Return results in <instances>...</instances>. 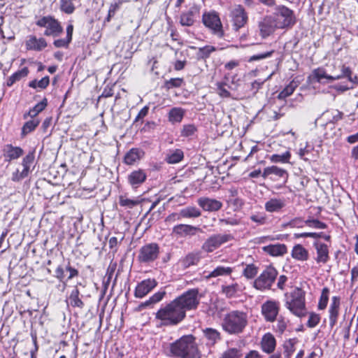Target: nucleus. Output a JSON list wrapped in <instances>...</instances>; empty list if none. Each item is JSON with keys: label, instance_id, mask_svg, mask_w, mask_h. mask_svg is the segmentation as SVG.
<instances>
[{"label": "nucleus", "instance_id": "obj_29", "mask_svg": "<svg viewBox=\"0 0 358 358\" xmlns=\"http://www.w3.org/2000/svg\"><path fill=\"white\" fill-rule=\"evenodd\" d=\"M185 114V110L180 107L172 108L168 113V120L171 124L182 122Z\"/></svg>", "mask_w": 358, "mask_h": 358}, {"label": "nucleus", "instance_id": "obj_30", "mask_svg": "<svg viewBox=\"0 0 358 358\" xmlns=\"http://www.w3.org/2000/svg\"><path fill=\"white\" fill-rule=\"evenodd\" d=\"M201 259V253L194 251L188 253L182 260V264L185 268H189L191 266L196 265Z\"/></svg>", "mask_w": 358, "mask_h": 358}, {"label": "nucleus", "instance_id": "obj_38", "mask_svg": "<svg viewBox=\"0 0 358 358\" xmlns=\"http://www.w3.org/2000/svg\"><path fill=\"white\" fill-rule=\"evenodd\" d=\"M79 290L77 287H75L70 294L69 297V303L73 307L82 308L84 306V303L79 298Z\"/></svg>", "mask_w": 358, "mask_h": 358}, {"label": "nucleus", "instance_id": "obj_46", "mask_svg": "<svg viewBox=\"0 0 358 358\" xmlns=\"http://www.w3.org/2000/svg\"><path fill=\"white\" fill-rule=\"evenodd\" d=\"M47 99L44 98L41 102L36 104L27 113V115L34 117L36 116L40 112L43 111L47 106Z\"/></svg>", "mask_w": 358, "mask_h": 358}, {"label": "nucleus", "instance_id": "obj_60", "mask_svg": "<svg viewBox=\"0 0 358 358\" xmlns=\"http://www.w3.org/2000/svg\"><path fill=\"white\" fill-rule=\"evenodd\" d=\"M71 41H70L67 38H61V39L55 40L54 41L53 44L56 48H67L69 46V43H71Z\"/></svg>", "mask_w": 358, "mask_h": 358}, {"label": "nucleus", "instance_id": "obj_37", "mask_svg": "<svg viewBox=\"0 0 358 358\" xmlns=\"http://www.w3.org/2000/svg\"><path fill=\"white\" fill-rule=\"evenodd\" d=\"M182 218H196L201 215V211L194 206H187L180 210Z\"/></svg>", "mask_w": 358, "mask_h": 358}, {"label": "nucleus", "instance_id": "obj_4", "mask_svg": "<svg viewBox=\"0 0 358 358\" xmlns=\"http://www.w3.org/2000/svg\"><path fill=\"white\" fill-rule=\"evenodd\" d=\"M285 307L294 315L299 317H305L307 314L305 301V292L296 287L290 293L285 294Z\"/></svg>", "mask_w": 358, "mask_h": 358}, {"label": "nucleus", "instance_id": "obj_26", "mask_svg": "<svg viewBox=\"0 0 358 358\" xmlns=\"http://www.w3.org/2000/svg\"><path fill=\"white\" fill-rule=\"evenodd\" d=\"M291 255L297 261L305 262L309 258V252L302 245L296 244L293 247Z\"/></svg>", "mask_w": 358, "mask_h": 358}, {"label": "nucleus", "instance_id": "obj_58", "mask_svg": "<svg viewBox=\"0 0 358 358\" xmlns=\"http://www.w3.org/2000/svg\"><path fill=\"white\" fill-rule=\"evenodd\" d=\"M241 356L240 350L237 348H231L227 350L221 358H239Z\"/></svg>", "mask_w": 358, "mask_h": 358}, {"label": "nucleus", "instance_id": "obj_35", "mask_svg": "<svg viewBox=\"0 0 358 358\" xmlns=\"http://www.w3.org/2000/svg\"><path fill=\"white\" fill-rule=\"evenodd\" d=\"M242 285L238 283H234L229 285H225L222 287V291L223 294L228 298L235 296L238 292H242Z\"/></svg>", "mask_w": 358, "mask_h": 358}, {"label": "nucleus", "instance_id": "obj_2", "mask_svg": "<svg viewBox=\"0 0 358 358\" xmlns=\"http://www.w3.org/2000/svg\"><path fill=\"white\" fill-rule=\"evenodd\" d=\"M173 355L180 358H201L194 338L184 336L173 343L170 347Z\"/></svg>", "mask_w": 358, "mask_h": 358}, {"label": "nucleus", "instance_id": "obj_23", "mask_svg": "<svg viewBox=\"0 0 358 358\" xmlns=\"http://www.w3.org/2000/svg\"><path fill=\"white\" fill-rule=\"evenodd\" d=\"M165 291H159L151 296L147 301L141 303L137 307L138 311H141L147 308H152L153 306L160 302L166 296Z\"/></svg>", "mask_w": 358, "mask_h": 358}, {"label": "nucleus", "instance_id": "obj_6", "mask_svg": "<svg viewBox=\"0 0 358 358\" xmlns=\"http://www.w3.org/2000/svg\"><path fill=\"white\" fill-rule=\"evenodd\" d=\"M277 270L273 266L266 267L254 280L253 287L260 291L271 289L278 276Z\"/></svg>", "mask_w": 358, "mask_h": 358}, {"label": "nucleus", "instance_id": "obj_43", "mask_svg": "<svg viewBox=\"0 0 358 358\" xmlns=\"http://www.w3.org/2000/svg\"><path fill=\"white\" fill-rule=\"evenodd\" d=\"M291 153L289 151H286L282 154H273L269 159L273 163H287L289 162Z\"/></svg>", "mask_w": 358, "mask_h": 358}, {"label": "nucleus", "instance_id": "obj_47", "mask_svg": "<svg viewBox=\"0 0 358 358\" xmlns=\"http://www.w3.org/2000/svg\"><path fill=\"white\" fill-rule=\"evenodd\" d=\"M216 48L213 45H206L199 48L197 57L200 59H206L210 57L212 52H215Z\"/></svg>", "mask_w": 358, "mask_h": 358}, {"label": "nucleus", "instance_id": "obj_12", "mask_svg": "<svg viewBox=\"0 0 358 358\" xmlns=\"http://www.w3.org/2000/svg\"><path fill=\"white\" fill-rule=\"evenodd\" d=\"M232 28L235 31H238L243 28L248 21V15L245 8L241 5H236L229 14Z\"/></svg>", "mask_w": 358, "mask_h": 358}, {"label": "nucleus", "instance_id": "obj_3", "mask_svg": "<svg viewBox=\"0 0 358 358\" xmlns=\"http://www.w3.org/2000/svg\"><path fill=\"white\" fill-rule=\"evenodd\" d=\"M248 318L246 313L240 310H231L224 317L223 329L229 334H238L243 331L248 325Z\"/></svg>", "mask_w": 358, "mask_h": 358}, {"label": "nucleus", "instance_id": "obj_56", "mask_svg": "<svg viewBox=\"0 0 358 358\" xmlns=\"http://www.w3.org/2000/svg\"><path fill=\"white\" fill-rule=\"evenodd\" d=\"M306 224V220L301 217H295L291 220L286 225L292 228H302Z\"/></svg>", "mask_w": 358, "mask_h": 358}, {"label": "nucleus", "instance_id": "obj_62", "mask_svg": "<svg viewBox=\"0 0 358 358\" xmlns=\"http://www.w3.org/2000/svg\"><path fill=\"white\" fill-rule=\"evenodd\" d=\"M287 328V322L282 317L278 320L276 329L280 333L282 334Z\"/></svg>", "mask_w": 358, "mask_h": 358}, {"label": "nucleus", "instance_id": "obj_63", "mask_svg": "<svg viewBox=\"0 0 358 358\" xmlns=\"http://www.w3.org/2000/svg\"><path fill=\"white\" fill-rule=\"evenodd\" d=\"M220 223L231 225V226H236V225L239 224L240 222L238 220H237L236 218L230 217V218H227V219H220Z\"/></svg>", "mask_w": 358, "mask_h": 358}, {"label": "nucleus", "instance_id": "obj_64", "mask_svg": "<svg viewBox=\"0 0 358 358\" xmlns=\"http://www.w3.org/2000/svg\"><path fill=\"white\" fill-rule=\"evenodd\" d=\"M149 107L145 106H144L138 113L137 116L135 118V122H138L139 120L143 119L148 113Z\"/></svg>", "mask_w": 358, "mask_h": 358}, {"label": "nucleus", "instance_id": "obj_20", "mask_svg": "<svg viewBox=\"0 0 358 358\" xmlns=\"http://www.w3.org/2000/svg\"><path fill=\"white\" fill-rule=\"evenodd\" d=\"M26 48L29 50L41 51L47 47V42L43 38H36V36L30 35L26 41Z\"/></svg>", "mask_w": 358, "mask_h": 358}, {"label": "nucleus", "instance_id": "obj_57", "mask_svg": "<svg viewBox=\"0 0 358 358\" xmlns=\"http://www.w3.org/2000/svg\"><path fill=\"white\" fill-rule=\"evenodd\" d=\"M196 131V129L193 124H186L183 126V128L181 131V135L182 136L189 137L193 136Z\"/></svg>", "mask_w": 358, "mask_h": 358}, {"label": "nucleus", "instance_id": "obj_9", "mask_svg": "<svg viewBox=\"0 0 358 358\" xmlns=\"http://www.w3.org/2000/svg\"><path fill=\"white\" fill-rule=\"evenodd\" d=\"M36 24L39 27L45 28L44 35L47 36L57 37L63 31L59 22L51 15H46L38 18Z\"/></svg>", "mask_w": 358, "mask_h": 358}, {"label": "nucleus", "instance_id": "obj_33", "mask_svg": "<svg viewBox=\"0 0 358 358\" xmlns=\"http://www.w3.org/2000/svg\"><path fill=\"white\" fill-rule=\"evenodd\" d=\"M184 157L183 152L180 149H176L174 150H170L166 154L165 161L168 164H173L180 162Z\"/></svg>", "mask_w": 358, "mask_h": 358}, {"label": "nucleus", "instance_id": "obj_36", "mask_svg": "<svg viewBox=\"0 0 358 358\" xmlns=\"http://www.w3.org/2000/svg\"><path fill=\"white\" fill-rule=\"evenodd\" d=\"M299 83L297 81L292 80L278 94V98L279 99H285L293 94L294 90L297 88Z\"/></svg>", "mask_w": 358, "mask_h": 358}, {"label": "nucleus", "instance_id": "obj_34", "mask_svg": "<svg viewBox=\"0 0 358 358\" xmlns=\"http://www.w3.org/2000/svg\"><path fill=\"white\" fill-rule=\"evenodd\" d=\"M252 222L255 223L254 227L265 225L268 223V217L264 212H255L252 213L249 218Z\"/></svg>", "mask_w": 358, "mask_h": 358}, {"label": "nucleus", "instance_id": "obj_44", "mask_svg": "<svg viewBox=\"0 0 358 358\" xmlns=\"http://www.w3.org/2000/svg\"><path fill=\"white\" fill-rule=\"evenodd\" d=\"M297 341L296 338H290L284 343V355L285 358H290L293 352L295 351V344Z\"/></svg>", "mask_w": 358, "mask_h": 358}, {"label": "nucleus", "instance_id": "obj_59", "mask_svg": "<svg viewBox=\"0 0 358 358\" xmlns=\"http://www.w3.org/2000/svg\"><path fill=\"white\" fill-rule=\"evenodd\" d=\"M124 239V236H122L120 239V241H119L117 240V237H111L110 239H109V248L113 250L114 252H116L117 251V245L119 243H121V241Z\"/></svg>", "mask_w": 358, "mask_h": 358}, {"label": "nucleus", "instance_id": "obj_32", "mask_svg": "<svg viewBox=\"0 0 358 358\" xmlns=\"http://www.w3.org/2000/svg\"><path fill=\"white\" fill-rule=\"evenodd\" d=\"M5 156L8 159L13 160L18 159L23 154V150L20 147H14L10 144H8L4 147Z\"/></svg>", "mask_w": 358, "mask_h": 358}, {"label": "nucleus", "instance_id": "obj_7", "mask_svg": "<svg viewBox=\"0 0 358 358\" xmlns=\"http://www.w3.org/2000/svg\"><path fill=\"white\" fill-rule=\"evenodd\" d=\"M159 255V245L156 243H149L140 248L137 260L141 264H150L158 259Z\"/></svg>", "mask_w": 358, "mask_h": 358}, {"label": "nucleus", "instance_id": "obj_61", "mask_svg": "<svg viewBox=\"0 0 358 358\" xmlns=\"http://www.w3.org/2000/svg\"><path fill=\"white\" fill-rule=\"evenodd\" d=\"M23 173H24V170H22V171H20L19 170H16L13 173L12 180L15 181V182H18L28 176L27 173H26V174H23Z\"/></svg>", "mask_w": 358, "mask_h": 358}, {"label": "nucleus", "instance_id": "obj_53", "mask_svg": "<svg viewBox=\"0 0 358 358\" xmlns=\"http://www.w3.org/2000/svg\"><path fill=\"white\" fill-rule=\"evenodd\" d=\"M306 225L310 228L325 229L327 224L317 219H308L306 220Z\"/></svg>", "mask_w": 358, "mask_h": 358}, {"label": "nucleus", "instance_id": "obj_16", "mask_svg": "<svg viewBox=\"0 0 358 358\" xmlns=\"http://www.w3.org/2000/svg\"><path fill=\"white\" fill-rule=\"evenodd\" d=\"M341 306V298L338 296H334L331 298L329 308V326L333 328L337 323Z\"/></svg>", "mask_w": 358, "mask_h": 358}, {"label": "nucleus", "instance_id": "obj_19", "mask_svg": "<svg viewBox=\"0 0 358 358\" xmlns=\"http://www.w3.org/2000/svg\"><path fill=\"white\" fill-rule=\"evenodd\" d=\"M201 231L199 227L185 224H177L173 227L172 234L180 237L192 236L197 231Z\"/></svg>", "mask_w": 358, "mask_h": 358}, {"label": "nucleus", "instance_id": "obj_40", "mask_svg": "<svg viewBox=\"0 0 358 358\" xmlns=\"http://www.w3.org/2000/svg\"><path fill=\"white\" fill-rule=\"evenodd\" d=\"M204 335L208 340V345H213L220 339V333L213 329L208 328L204 331Z\"/></svg>", "mask_w": 358, "mask_h": 358}, {"label": "nucleus", "instance_id": "obj_49", "mask_svg": "<svg viewBox=\"0 0 358 358\" xmlns=\"http://www.w3.org/2000/svg\"><path fill=\"white\" fill-rule=\"evenodd\" d=\"M59 3L60 10L66 14H72L76 9L73 0H59Z\"/></svg>", "mask_w": 358, "mask_h": 358}, {"label": "nucleus", "instance_id": "obj_15", "mask_svg": "<svg viewBox=\"0 0 358 358\" xmlns=\"http://www.w3.org/2000/svg\"><path fill=\"white\" fill-rule=\"evenodd\" d=\"M157 285V282L154 278H148L138 283L134 290V296L142 299L150 293Z\"/></svg>", "mask_w": 358, "mask_h": 358}, {"label": "nucleus", "instance_id": "obj_45", "mask_svg": "<svg viewBox=\"0 0 358 358\" xmlns=\"http://www.w3.org/2000/svg\"><path fill=\"white\" fill-rule=\"evenodd\" d=\"M180 23L182 26H192L194 23L193 12L189 10L182 13L180 15Z\"/></svg>", "mask_w": 358, "mask_h": 358}, {"label": "nucleus", "instance_id": "obj_28", "mask_svg": "<svg viewBox=\"0 0 358 358\" xmlns=\"http://www.w3.org/2000/svg\"><path fill=\"white\" fill-rule=\"evenodd\" d=\"M263 250L271 256H282L287 253V247L284 244H274L264 246Z\"/></svg>", "mask_w": 358, "mask_h": 358}, {"label": "nucleus", "instance_id": "obj_10", "mask_svg": "<svg viewBox=\"0 0 358 358\" xmlns=\"http://www.w3.org/2000/svg\"><path fill=\"white\" fill-rule=\"evenodd\" d=\"M203 24L208 27L212 33L218 38H222L224 32L218 14L215 12L204 13L202 16Z\"/></svg>", "mask_w": 358, "mask_h": 358}, {"label": "nucleus", "instance_id": "obj_55", "mask_svg": "<svg viewBox=\"0 0 358 358\" xmlns=\"http://www.w3.org/2000/svg\"><path fill=\"white\" fill-rule=\"evenodd\" d=\"M183 83V79L180 78H171L165 82V87L169 90L173 87H180Z\"/></svg>", "mask_w": 358, "mask_h": 358}, {"label": "nucleus", "instance_id": "obj_39", "mask_svg": "<svg viewBox=\"0 0 358 358\" xmlns=\"http://www.w3.org/2000/svg\"><path fill=\"white\" fill-rule=\"evenodd\" d=\"M141 203L139 198L129 199L125 196L121 195L119 197V203L121 206L126 208H133Z\"/></svg>", "mask_w": 358, "mask_h": 358}, {"label": "nucleus", "instance_id": "obj_54", "mask_svg": "<svg viewBox=\"0 0 358 358\" xmlns=\"http://www.w3.org/2000/svg\"><path fill=\"white\" fill-rule=\"evenodd\" d=\"M320 321V316L319 314L315 313H310L308 320L307 322V326L310 328L316 327Z\"/></svg>", "mask_w": 358, "mask_h": 358}, {"label": "nucleus", "instance_id": "obj_14", "mask_svg": "<svg viewBox=\"0 0 358 358\" xmlns=\"http://www.w3.org/2000/svg\"><path fill=\"white\" fill-rule=\"evenodd\" d=\"M258 29L262 38H266L273 34L278 28L271 15H267L258 22Z\"/></svg>", "mask_w": 358, "mask_h": 358}, {"label": "nucleus", "instance_id": "obj_41", "mask_svg": "<svg viewBox=\"0 0 358 358\" xmlns=\"http://www.w3.org/2000/svg\"><path fill=\"white\" fill-rule=\"evenodd\" d=\"M29 73V70L27 67H24L22 69L16 71L13 75H11L8 80L7 85L8 86H11L16 81L20 80V79L26 77Z\"/></svg>", "mask_w": 358, "mask_h": 358}, {"label": "nucleus", "instance_id": "obj_24", "mask_svg": "<svg viewBox=\"0 0 358 358\" xmlns=\"http://www.w3.org/2000/svg\"><path fill=\"white\" fill-rule=\"evenodd\" d=\"M275 346L276 341L274 336L271 334H266L262 337L261 341V348L264 352L267 354L272 353L275 350Z\"/></svg>", "mask_w": 358, "mask_h": 358}, {"label": "nucleus", "instance_id": "obj_1", "mask_svg": "<svg viewBox=\"0 0 358 358\" xmlns=\"http://www.w3.org/2000/svg\"><path fill=\"white\" fill-rule=\"evenodd\" d=\"M199 302V289H188L157 311L155 319L160 322L157 327L178 325L185 318L186 312L196 310Z\"/></svg>", "mask_w": 358, "mask_h": 358}, {"label": "nucleus", "instance_id": "obj_5", "mask_svg": "<svg viewBox=\"0 0 358 358\" xmlns=\"http://www.w3.org/2000/svg\"><path fill=\"white\" fill-rule=\"evenodd\" d=\"M271 17L278 29L289 28L296 23L294 11L284 5L275 6Z\"/></svg>", "mask_w": 358, "mask_h": 358}, {"label": "nucleus", "instance_id": "obj_21", "mask_svg": "<svg viewBox=\"0 0 358 358\" xmlns=\"http://www.w3.org/2000/svg\"><path fill=\"white\" fill-rule=\"evenodd\" d=\"M286 202L284 199L271 198L264 204V208L268 213H280L285 207Z\"/></svg>", "mask_w": 358, "mask_h": 358}, {"label": "nucleus", "instance_id": "obj_18", "mask_svg": "<svg viewBox=\"0 0 358 358\" xmlns=\"http://www.w3.org/2000/svg\"><path fill=\"white\" fill-rule=\"evenodd\" d=\"M198 205L205 211H218L222 207V203L217 199L201 197L197 200Z\"/></svg>", "mask_w": 358, "mask_h": 358}, {"label": "nucleus", "instance_id": "obj_27", "mask_svg": "<svg viewBox=\"0 0 358 358\" xmlns=\"http://www.w3.org/2000/svg\"><path fill=\"white\" fill-rule=\"evenodd\" d=\"M270 175H275L278 178H282L284 179H287L288 176V173L286 170L276 166H268L264 169L262 173V177L264 178H267Z\"/></svg>", "mask_w": 358, "mask_h": 358}, {"label": "nucleus", "instance_id": "obj_51", "mask_svg": "<svg viewBox=\"0 0 358 358\" xmlns=\"http://www.w3.org/2000/svg\"><path fill=\"white\" fill-rule=\"evenodd\" d=\"M217 93L222 98H230L231 94L227 88V83L224 82H218L216 83Z\"/></svg>", "mask_w": 358, "mask_h": 358}, {"label": "nucleus", "instance_id": "obj_50", "mask_svg": "<svg viewBox=\"0 0 358 358\" xmlns=\"http://www.w3.org/2000/svg\"><path fill=\"white\" fill-rule=\"evenodd\" d=\"M329 289L324 287L322 290L321 296L318 302V308L324 310L326 308L329 301Z\"/></svg>", "mask_w": 358, "mask_h": 358}, {"label": "nucleus", "instance_id": "obj_11", "mask_svg": "<svg viewBox=\"0 0 358 358\" xmlns=\"http://www.w3.org/2000/svg\"><path fill=\"white\" fill-rule=\"evenodd\" d=\"M233 236L228 234H217L209 236L201 246V249L208 253L213 252L223 244L231 241Z\"/></svg>", "mask_w": 358, "mask_h": 358}, {"label": "nucleus", "instance_id": "obj_22", "mask_svg": "<svg viewBox=\"0 0 358 358\" xmlns=\"http://www.w3.org/2000/svg\"><path fill=\"white\" fill-rule=\"evenodd\" d=\"M147 178V174L144 170L138 169L131 172L128 176V182L133 188H137L143 184Z\"/></svg>", "mask_w": 358, "mask_h": 358}, {"label": "nucleus", "instance_id": "obj_17", "mask_svg": "<svg viewBox=\"0 0 358 358\" xmlns=\"http://www.w3.org/2000/svg\"><path fill=\"white\" fill-rule=\"evenodd\" d=\"M313 246L316 250L317 257L315 261L317 264H326L329 260V252L327 245L324 243L315 241Z\"/></svg>", "mask_w": 358, "mask_h": 358}, {"label": "nucleus", "instance_id": "obj_42", "mask_svg": "<svg viewBox=\"0 0 358 358\" xmlns=\"http://www.w3.org/2000/svg\"><path fill=\"white\" fill-rule=\"evenodd\" d=\"M258 273V267L254 264L244 265L243 275L247 279L254 278Z\"/></svg>", "mask_w": 358, "mask_h": 358}, {"label": "nucleus", "instance_id": "obj_48", "mask_svg": "<svg viewBox=\"0 0 358 358\" xmlns=\"http://www.w3.org/2000/svg\"><path fill=\"white\" fill-rule=\"evenodd\" d=\"M39 124L38 120H31L24 123L22 129V136H25L33 131Z\"/></svg>", "mask_w": 358, "mask_h": 358}, {"label": "nucleus", "instance_id": "obj_31", "mask_svg": "<svg viewBox=\"0 0 358 358\" xmlns=\"http://www.w3.org/2000/svg\"><path fill=\"white\" fill-rule=\"evenodd\" d=\"M234 269L229 266H218L213 271L209 272L207 275H206V279L217 278L220 276H228L231 274Z\"/></svg>", "mask_w": 358, "mask_h": 358}, {"label": "nucleus", "instance_id": "obj_52", "mask_svg": "<svg viewBox=\"0 0 358 358\" xmlns=\"http://www.w3.org/2000/svg\"><path fill=\"white\" fill-rule=\"evenodd\" d=\"M34 160V154L33 152H29L22 159V164L23 166L24 173L23 174H26V173H29V169Z\"/></svg>", "mask_w": 358, "mask_h": 358}, {"label": "nucleus", "instance_id": "obj_25", "mask_svg": "<svg viewBox=\"0 0 358 358\" xmlns=\"http://www.w3.org/2000/svg\"><path fill=\"white\" fill-rule=\"evenodd\" d=\"M144 151L140 148H131L124 156V162L126 164L132 165L139 161L144 156Z\"/></svg>", "mask_w": 358, "mask_h": 358}, {"label": "nucleus", "instance_id": "obj_8", "mask_svg": "<svg viewBox=\"0 0 358 358\" xmlns=\"http://www.w3.org/2000/svg\"><path fill=\"white\" fill-rule=\"evenodd\" d=\"M351 73L352 71L349 66L342 65L341 73L339 75L329 76L326 73L324 69L317 68L313 71L312 76L316 82L320 83H326V82L324 81V79L329 81H334L345 77L348 78L349 81H355L354 79L351 78Z\"/></svg>", "mask_w": 358, "mask_h": 358}, {"label": "nucleus", "instance_id": "obj_13", "mask_svg": "<svg viewBox=\"0 0 358 358\" xmlns=\"http://www.w3.org/2000/svg\"><path fill=\"white\" fill-rule=\"evenodd\" d=\"M280 302L275 300H268L262 305V314L266 321L274 322L279 313Z\"/></svg>", "mask_w": 358, "mask_h": 358}]
</instances>
